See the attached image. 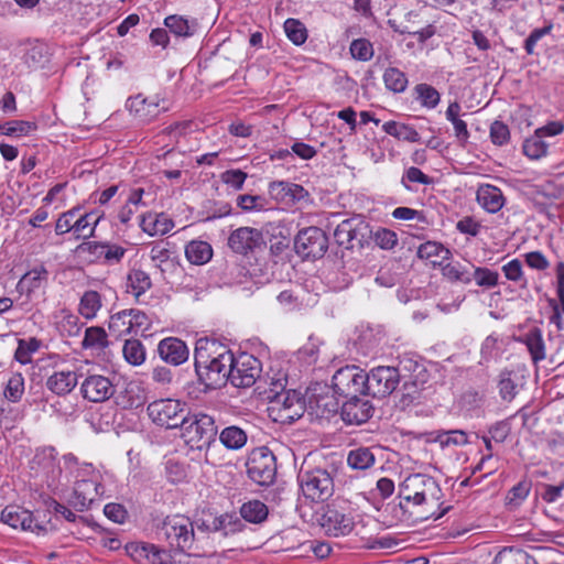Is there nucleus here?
<instances>
[{
    "mask_svg": "<svg viewBox=\"0 0 564 564\" xmlns=\"http://www.w3.org/2000/svg\"><path fill=\"white\" fill-rule=\"evenodd\" d=\"M140 228L149 236H163L171 231L174 227V221L165 214L148 213L140 218Z\"/></svg>",
    "mask_w": 564,
    "mask_h": 564,
    "instance_id": "nucleus-26",
    "label": "nucleus"
},
{
    "mask_svg": "<svg viewBox=\"0 0 564 564\" xmlns=\"http://www.w3.org/2000/svg\"><path fill=\"white\" fill-rule=\"evenodd\" d=\"M261 362L254 356L241 352L234 356L228 369V381L236 388H250L260 377Z\"/></svg>",
    "mask_w": 564,
    "mask_h": 564,
    "instance_id": "nucleus-10",
    "label": "nucleus"
},
{
    "mask_svg": "<svg viewBox=\"0 0 564 564\" xmlns=\"http://www.w3.org/2000/svg\"><path fill=\"white\" fill-rule=\"evenodd\" d=\"M104 218V212L98 209L80 215L75 220L76 239H88L95 236L96 228Z\"/></svg>",
    "mask_w": 564,
    "mask_h": 564,
    "instance_id": "nucleus-31",
    "label": "nucleus"
},
{
    "mask_svg": "<svg viewBox=\"0 0 564 564\" xmlns=\"http://www.w3.org/2000/svg\"><path fill=\"white\" fill-rule=\"evenodd\" d=\"M80 207L75 206L59 215L55 225L56 235L62 236L69 231H73V234L75 235V221L73 220L77 216Z\"/></svg>",
    "mask_w": 564,
    "mask_h": 564,
    "instance_id": "nucleus-56",
    "label": "nucleus"
},
{
    "mask_svg": "<svg viewBox=\"0 0 564 564\" xmlns=\"http://www.w3.org/2000/svg\"><path fill=\"white\" fill-rule=\"evenodd\" d=\"M375 243L383 250H392L398 245L397 234L388 228H379L373 232Z\"/></svg>",
    "mask_w": 564,
    "mask_h": 564,
    "instance_id": "nucleus-60",
    "label": "nucleus"
},
{
    "mask_svg": "<svg viewBox=\"0 0 564 564\" xmlns=\"http://www.w3.org/2000/svg\"><path fill=\"white\" fill-rule=\"evenodd\" d=\"M268 193L278 204L293 206L308 203L311 196L302 185L289 181H273L269 183Z\"/></svg>",
    "mask_w": 564,
    "mask_h": 564,
    "instance_id": "nucleus-18",
    "label": "nucleus"
},
{
    "mask_svg": "<svg viewBox=\"0 0 564 564\" xmlns=\"http://www.w3.org/2000/svg\"><path fill=\"white\" fill-rule=\"evenodd\" d=\"M164 25L176 36L191 37L198 33L199 23L195 18H186L178 14L164 19Z\"/></svg>",
    "mask_w": 564,
    "mask_h": 564,
    "instance_id": "nucleus-27",
    "label": "nucleus"
},
{
    "mask_svg": "<svg viewBox=\"0 0 564 564\" xmlns=\"http://www.w3.org/2000/svg\"><path fill=\"white\" fill-rule=\"evenodd\" d=\"M122 352L124 359L132 366H140L145 360V349L139 339H127Z\"/></svg>",
    "mask_w": 564,
    "mask_h": 564,
    "instance_id": "nucleus-50",
    "label": "nucleus"
},
{
    "mask_svg": "<svg viewBox=\"0 0 564 564\" xmlns=\"http://www.w3.org/2000/svg\"><path fill=\"white\" fill-rule=\"evenodd\" d=\"M549 144L534 131V134L525 139L522 145L523 153L531 160H539L546 155Z\"/></svg>",
    "mask_w": 564,
    "mask_h": 564,
    "instance_id": "nucleus-47",
    "label": "nucleus"
},
{
    "mask_svg": "<svg viewBox=\"0 0 564 564\" xmlns=\"http://www.w3.org/2000/svg\"><path fill=\"white\" fill-rule=\"evenodd\" d=\"M104 247L105 249L101 261L107 264L119 263L127 252V250L123 247L107 241L105 242Z\"/></svg>",
    "mask_w": 564,
    "mask_h": 564,
    "instance_id": "nucleus-63",
    "label": "nucleus"
},
{
    "mask_svg": "<svg viewBox=\"0 0 564 564\" xmlns=\"http://www.w3.org/2000/svg\"><path fill=\"white\" fill-rule=\"evenodd\" d=\"M532 484L528 479H523L514 485L507 494L509 505L519 506L529 496Z\"/></svg>",
    "mask_w": 564,
    "mask_h": 564,
    "instance_id": "nucleus-59",
    "label": "nucleus"
},
{
    "mask_svg": "<svg viewBox=\"0 0 564 564\" xmlns=\"http://www.w3.org/2000/svg\"><path fill=\"white\" fill-rule=\"evenodd\" d=\"M269 510L265 503L258 499L245 502L240 508L241 517L251 523H261L268 517Z\"/></svg>",
    "mask_w": 564,
    "mask_h": 564,
    "instance_id": "nucleus-42",
    "label": "nucleus"
},
{
    "mask_svg": "<svg viewBox=\"0 0 564 564\" xmlns=\"http://www.w3.org/2000/svg\"><path fill=\"white\" fill-rule=\"evenodd\" d=\"M169 243L163 241L154 243L150 250V258L154 262L155 267L161 268L163 263L170 260L171 251L167 248Z\"/></svg>",
    "mask_w": 564,
    "mask_h": 564,
    "instance_id": "nucleus-64",
    "label": "nucleus"
},
{
    "mask_svg": "<svg viewBox=\"0 0 564 564\" xmlns=\"http://www.w3.org/2000/svg\"><path fill=\"white\" fill-rule=\"evenodd\" d=\"M471 271V281L475 280L478 286L485 289H492L499 283V273L497 271H492L487 267H475L470 264Z\"/></svg>",
    "mask_w": 564,
    "mask_h": 564,
    "instance_id": "nucleus-49",
    "label": "nucleus"
},
{
    "mask_svg": "<svg viewBox=\"0 0 564 564\" xmlns=\"http://www.w3.org/2000/svg\"><path fill=\"white\" fill-rule=\"evenodd\" d=\"M41 346L42 341L35 337L20 339L18 343V348L14 352V357L20 364L28 365L32 361V355L36 352Z\"/></svg>",
    "mask_w": 564,
    "mask_h": 564,
    "instance_id": "nucleus-48",
    "label": "nucleus"
},
{
    "mask_svg": "<svg viewBox=\"0 0 564 564\" xmlns=\"http://www.w3.org/2000/svg\"><path fill=\"white\" fill-rule=\"evenodd\" d=\"M100 308L101 296L97 291L89 290L82 295L78 312L84 318H95Z\"/></svg>",
    "mask_w": 564,
    "mask_h": 564,
    "instance_id": "nucleus-43",
    "label": "nucleus"
},
{
    "mask_svg": "<svg viewBox=\"0 0 564 564\" xmlns=\"http://www.w3.org/2000/svg\"><path fill=\"white\" fill-rule=\"evenodd\" d=\"M297 478L303 496L312 502L326 501L334 495V477L325 468L301 469Z\"/></svg>",
    "mask_w": 564,
    "mask_h": 564,
    "instance_id": "nucleus-5",
    "label": "nucleus"
},
{
    "mask_svg": "<svg viewBox=\"0 0 564 564\" xmlns=\"http://www.w3.org/2000/svg\"><path fill=\"white\" fill-rule=\"evenodd\" d=\"M246 466L249 478L260 486H269L275 479L276 459L265 446L254 448L250 453Z\"/></svg>",
    "mask_w": 564,
    "mask_h": 564,
    "instance_id": "nucleus-7",
    "label": "nucleus"
},
{
    "mask_svg": "<svg viewBox=\"0 0 564 564\" xmlns=\"http://www.w3.org/2000/svg\"><path fill=\"white\" fill-rule=\"evenodd\" d=\"M64 463L75 475V481L84 480H101V476L98 470L89 463L79 464L78 458L69 453L64 455Z\"/></svg>",
    "mask_w": 564,
    "mask_h": 564,
    "instance_id": "nucleus-32",
    "label": "nucleus"
},
{
    "mask_svg": "<svg viewBox=\"0 0 564 564\" xmlns=\"http://www.w3.org/2000/svg\"><path fill=\"white\" fill-rule=\"evenodd\" d=\"M519 341L527 346L533 364L536 365L545 359V344L540 328L533 327L529 329L519 338Z\"/></svg>",
    "mask_w": 564,
    "mask_h": 564,
    "instance_id": "nucleus-30",
    "label": "nucleus"
},
{
    "mask_svg": "<svg viewBox=\"0 0 564 564\" xmlns=\"http://www.w3.org/2000/svg\"><path fill=\"white\" fill-rule=\"evenodd\" d=\"M48 279V272L44 265H37L22 275L18 282L17 290L21 294L30 295L42 288Z\"/></svg>",
    "mask_w": 564,
    "mask_h": 564,
    "instance_id": "nucleus-29",
    "label": "nucleus"
},
{
    "mask_svg": "<svg viewBox=\"0 0 564 564\" xmlns=\"http://www.w3.org/2000/svg\"><path fill=\"white\" fill-rule=\"evenodd\" d=\"M124 550L127 555L138 564H172L173 561L170 550L149 542H129Z\"/></svg>",
    "mask_w": 564,
    "mask_h": 564,
    "instance_id": "nucleus-14",
    "label": "nucleus"
},
{
    "mask_svg": "<svg viewBox=\"0 0 564 564\" xmlns=\"http://www.w3.org/2000/svg\"><path fill=\"white\" fill-rule=\"evenodd\" d=\"M147 412L151 421L165 429H177L187 414L186 404L176 399H160L151 402Z\"/></svg>",
    "mask_w": 564,
    "mask_h": 564,
    "instance_id": "nucleus-6",
    "label": "nucleus"
},
{
    "mask_svg": "<svg viewBox=\"0 0 564 564\" xmlns=\"http://www.w3.org/2000/svg\"><path fill=\"white\" fill-rule=\"evenodd\" d=\"M186 259L195 265L207 263L213 257L212 246L203 240H192L185 247Z\"/></svg>",
    "mask_w": 564,
    "mask_h": 564,
    "instance_id": "nucleus-33",
    "label": "nucleus"
},
{
    "mask_svg": "<svg viewBox=\"0 0 564 564\" xmlns=\"http://www.w3.org/2000/svg\"><path fill=\"white\" fill-rule=\"evenodd\" d=\"M318 523L328 536L349 535L355 528V520L347 508L327 505L318 519Z\"/></svg>",
    "mask_w": 564,
    "mask_h": 564,
    "instance_id": "nucleus-11",
    "label": "nucleus"
},
{
    "mask_svg": "<svg viewBox=\"0 0 564 564\" xmlns=\"http://www.w3.org/2000/svg\"><path fill=\"white\" fill-rule=\"evenodd\" d=\"M0 520L13 529L29 531L36 535H45L47 527L35 519L34 514L20 506H7L0 514Z\"/></svg>",
    "mask_w": 564,
    "mask_h": 564,
    "instance_id": "nucleus-16",
    "label": "nucleus"
},
{
    "mask_svg": "<svg viewBox=\"0 0 564 564\" xmlns=\"http://www.w3.org/2000/svg\"><path fill=\"white\" fill-rule=\"evenodd\" d=\"M507 280L516 283L521 289L528 288V281L522 270V263L519 259H512L501 268Z\"/></svg>",
    "mask_w": 564,
    "mask_h": 564,
    "instance_id": "nucleus-53",
    "label": "nucleus"
},
{
    "mask_svg": "<svg viewBox=\"0 0 564 564\" xmlns=\"http://www.w3.org/2000/svg\"><path fill=\"white\" fill-rule=\"evenodd\" d=\"M182 437L192 448L208 447L216 438L217 426L213 416L198 412H187L181 424Z\"/></svg>",
    "mask_w": 564,
    "mask_h": 564,
    "instance_id": "nucleus-4",
    "label": "nucleus"
},
{
    "mask_svg": "<svg viewBox=\"0 0 564 564\" xmlns=\"http://www.w3.org/2000/svg\"><path fill=\"white\" fill-rule=\"evenodd\" d=\"M156 534L178 552H191L195 540L193 522L183 514L167 516L158 527Z\"/></svg>",
    "mask_w": 564,
    "mask_h": 564,
    "instance_id": "nucleus-3",
    "label": "nucleus"
},
{
    "mask_svg": "<svg viewBox=\"0 0 564 564\" xmlns=\"http://www.w3.org/2000/svg\"><path fill=\"white\" fill-rule=\"evenodd\" d=\"M345 399L340 411L345 423L359 425L372 417L375 406L371 401L361 399L359 395Z\"/></svg>",
    "mask_w": 564,
    "mask_h": 564,
    "instance_id": "nucleus-22",
    "label": "nucleus"
},
{
    "mask_svg": "<svg viewBox=\"0 0 564 564\" xmlns=\"http://www.w3.org/2000/svg\"><path fill=\"white\" fill-rule=\"evenodd\" d=\"M382 130L399 140L408 141V142H419L420 134L419 132L409 124L399 123L397 121H387L382 124Z\"/></svg>",
    "mask_w": 564,
    "mask_h": 564,
    "instance_id": "nucleus-38",
    "label": "nucleus"
},
{
    "mask_svg": "<svg viewBox=\"0 0 564 564\" xmlns=\"http://www.w3.org/2000/svg\"><path fill=\"white\" fill-rule=\"evenodd\" d=\"M116 392L110 378L102 375H89L80 384L83 398L89 402L100 403L109 400Z\"/></svg>",
    "mask_w": 564,
    "mask_h": 564,
    "instance_id": "nucleus-20",
    "label": "nucleus"
},
{
    "mask_svg": "<svg viewBox=\"0 0 564 564\" xmlns=\"http://www.w3.org/2000/svg\"><path fill=\"white\" fill-rule=\"evenodd\" d=\"M130 314L126 310L110 316L108 324L109 332L116 338L123 337L133 333Z\"/></svg>",
    "mask_w": 564,
    "mask_h": 564,
    "instance_id": "nucleus-45",
    "label": "nucleus"
},
{
    "mask_svg": "<svg viewBox=\"0 0 564 564\" xmlns=\"http://www.w3.org/2000/svg\"><path fill=\"white\" fill-rule=\"evenodd\" d=\"M128 292L137 299L144 294L152 286L150 275L140 269H133L128 274Z\"/></svg>",
    "mask_w": 564,
    "mask_h": 564,
    "instance_id": "nucleus-40",
    "label": "nucleus"
},
{
    "mask_svg": "<svg viewBox=\"0 0 564 564\" xmlns=\"http://www.w3.org/2000/svg\"><path fill=\"white\" fill-rule=\"evenodd\" d=\"M228 247L237 254L254 253L265 247L263 232L253 227H239L229 235Z\"/></svg>",
    "mask_w": 564,
    "mask_h": 564,
    "instance_id": "nucleus-15",
    "label": "nucleus"
},
{
    "mask_svg": "<svg viewBox=\"0 0 564 564\" xmlns=\"http://www.w3.org/2000/svg\"><path fill=\"white\" fill-rule=\"evenodd\" d=\"M78 383V375L74 370H55L46 380V388L56 395L69 394Z\"/></svg>",
    "mask_w": 564,
    "mask_h": 564,
    "instance_id": "nucleus-24",
    "label": "nucleus"
},
{
    "mask_svg": "<svg viewBox=\"0 0 564 564\" xmlns=\"http://www.w3.org/2000/svg\"><path fill=\"white\" fill-rule=\"evenodd\" d=\"M490 139L494 144L502 147L510 140L509 127L502 121L496 120L490 126Z\"/></svg>",
    "mask_w": 564,
    "mask_h": 564,
    "instance_id": "nucleus-62",
    "label": "nucleus"
},
{
    "mask_svg": "<svg viewBox=\"0 0 564 564\" xmlns=\"http://www.w3.org/2000/svg\"><path fill=\"white\" fill-rule=\"evenodd\" d=\"M237 206L243 212H259L265 209L267 200L260 195L243 194L236 199Z\"/></svg>",
    "mask_w": 564,
    "mask_h": 564,
    "instance_id": "nucleus-58",
    "label": "nucleus"
},
{
    "mask_svg": "<svg viewBox=\"0 0 564 564\" xmlns=\"http://www.w3.org/2000/svg\"><path fill=\"white\" fill-rule=\"evenodd\" d=\"M366 395L384 398L390 395L400 383L399 369L391 366H378L366 372Z\"/></svg>",
    "mask_w": 564,
    "mask_h": 564,
    "instance_id": "nucleus-9",
    "label": "nucleus"
},
{
    "mask_svg": "<svg viewBox=\"0 0 564 564\" xmlns=\"http://www.w3.org/2000/svg\"><path fill=\"white\" fill-rule=\"evenodd\" d=\"M36 129V124L25 120H12L0 124V133L9 137L28 135Z\"/></svg>",
    "mask_w": 564,
    "mask_h": 564,
    "instance_id": "nucleus-52",
    "label": "nucleus"
},
{
    "mask_svg": "<svg viewBox=\"0 0 564 564\" xmlns=\"http://www.w3.org/2000/svg\"><path fill=\"white\" fill-rule=\"evenodd\" d=\"M519 376L510 370H503L498 378V391L500 398L506 402H511L519 392Z\"/></svg>",
    "mask_w": 564,
    "mask_h": 564,
    "instance_id": "nucleus-35",
    "label": "nucleus"
},
{
    "mask_svg": "<svg viewBox=\"0 0 564 564\" xmlns=\"http://www.w3.org/2000/svg\"><path fill=\"white\" fill-rule=\"evenodd\" d=\"M350 54L355 59L367 62L373 56V46L367 39L354 40L349 47Z\"/></svg>",
    "mask_w": 564,
    "mask_h": 564,
    "instance_id": "nucleus-57",
    "label": "nucleus"
},
{
    "mask_svg": "<svg viewBox=\"0 0 564 564\" xmlns=\"http://www.w3.org/2000/svg\"><path fill=\"white\" fill-rule=\"evenodd\" d=\"M415 100L420 102L423 108L434 109L441 101V94L433 86L422 83L413 88Z\"/></svg>",
    "mask_w": 564,
    "mask_h": 564,
    "instance_id": "nucleus-41",
    "label": "nucleus"
},
{
    "mask_svg": "<svg viewBox=\"0 0 564 564\" xmlns=\"http://www.w3.org/2000/svg\"><path fill=\"white\" fill-rule=\"evenodd\" d=\"M376 463V456L369 447H357L349 451L347 465L355 470H367Z\"/></svg>",
    "mask_w": 564,
    "mask_h": 564,
    "instance_id": "nucleus-37",
    "label": "nucleus"
},
{
    "mask_svg": "<svg viewBox=\"0 0 564 564\" xmlns=\"http://www.w3.org/2000/svg\"><path fill=\"white\" fill-rule=\"evenodd\" d=\"M219 441L227 449L238 451L247 444L248 435L243 429L230 425L220 431Z\"/></svg>",
    "mask_w": 564,
    "mask_h": 564,
    "instance_id": "nucleus-36",
    "label": "nucleus"
},
{
    "mask_svg": "<svg viewBox=\"0 0 564 564\" xmlns=\"http://www.w3.org/2000/svg\"><path fill=\"white\" fill-rule=\"evenodd\" d=\"M104 494L101 480L75 481L69 503L77 511H85L91 508L93 503Z\"/></svg>",
    "mask_w": 564,
    "mask_h": 564,
    "instance_id": "nucleus-21",
    "label": "nucleus"
},
{
    "mask_svg": "<svg viewBox=\"0 0 564 564\" xmlns=\"http://www.w3.org/2000/svg\"><path fill=\"white\" fill-rule=\"evenodd\" d=\"M365 377L366 372L355 365L338 369L332 378L334 393L343 398L366 395Z\"/></svg>",
    "mask_w": 564,
    "mask_h": 564,
    "instance_id": "nucleus-8",
    "label": "nucleus"
},
{
    "mask_svg": "<svg viewBox=\"0 0 564 564\" xmlns=\"http://www.w3.org/2000/svg\"><path fill=\"white\" fill-rule=\"evenodd\" d=\"M234 361L231 350L216 339L199 338L194 350V367L204 392L224 387L228 381V369Z\"/></svg>",
    "mask_w": 564,
    "mask_h": 564,
    "instance_id": "nucleus-1",
    "label": "nucleus"
},
{
    "mask_svg": "<svg viewBox=\"0 0 564 564\" xmlns=\"http://www.w3.org/2000/svg\"><path fill=\"white\" fill-rule=\"evenodd\" d=\"M382 77L386 88L395 94L403 93L409 84L406 75L397 67L387 68Z\"/></svg>",
    "mask_w": 564,
    "mask_h": 564,
    "instance_id": "nucleus-46",
    "label": "nucleus"
},
{
    "mask_svg": "<svg viewBox=\"0 0 564 564\" xmlns=\"http://www.w3.org/2000/svg\"><path fill=\"white\" fill-rule=\"evenodd\" d=\"M433 441L443 449L465 446L469 443L468 435L463 430L436 431Z\"/></svg>",
    "mask_w": 564,
    "mask_h": 564,
    "instance_id": "nucleus-39",
    "label": "nucleus"
},
{
    "mask_svg": "<svg viewBox=\"0 0 564 564\" xmlns=\"http://www.w3.org/2000/svg\"><path fill=\"white\" fill-rule=\"evenodd\" d=\"M417 257L431 261L432 264L434 261L444 263L452 259V251L441 242L426 241L417 248Z\"/></svg>",
    "mask_w": 564,
    "mask_h": 564,
    "instance_id": "nucleus-34",
    "label": "nucleus"
},
{
    "mask_svg": "<svg viewBox=\"0 0 564 564\" xmlns=\"http://www.w3.org/2000/svg\"><path fill=\"white\" fill-rule=\"evenodd\" d=\"M434 268H440L445 279L451 282H459L463 284L471 283V270L468 265L452 259L443 262H433Z\"/></svg>",
    "mask_w": 564,
    "mask_h": 564,
    "instance_id": "nucleus-28",
    "label": "nucleus"
},
{
    "mask_svg": "<svg viewBox=\"0 0 564 564\" xmlns=\"http://www.w3.org/2000/svg\"><path fill=\"white\" fill-rule=\"evenodd\" d=\"M284 31L288 39L295 45H302L307 40L305 25L296 19H288L284 22Z\"/></svg>",
    "mask_w": 564,
    "mask_h": 564,
    "instance_id": "nucleus-55",
    "label": "nucleus"
},
{
    "mask_svg": "<svg viewBox=\"0 0 564 564\" xmlns=\"http://www.w3.org/2000/svg\"><path fill=\"white\" fill-rule=\"evenodd\" d=\"M85 349L102 351L108 346L107 334L102 327L91 326L86 328L85 336L82 341Z\"/></svg>",
    "mask_w": 564,
    "mask_h": 564,
    "instance_id": "nucleus-44",
    "label": "nucleus"
},
{
    "mask_svg": "<svg viewBox=\"0 0 564 564\" xmlns=\"http://www.w3.org/2000/svg\"><path fill=\"white\" fill-rule=\"evenodd\" d=\"M492 564H538V562L527 553L505 549L495 556Z\"/></svg>",
    "mask_w": 564,
    "mask_h": 564,
    "instance_id": "nucleus-51",
    "label": "nucleus"
},
{
    "mask_svg": "<svg viewBox=\"0 0 564 564\" xmlns=\"http://www.w3.org/2000/svg\"><path fill=\"white\" fill-rule=\"evenodd\" d=\"M368 232V224L359 218H348L337 225L334 230L336 243L345 249H352L355 242L362 246Z\"/></svg>",
    "mask_w": 564,
    "mask_h": 564,
    "instance_id": "nucleus-19",
    "label": "nucleus"
},
{
    "mask_svg": "<svg viewBox=\"0 0 564 564\" xmlns=\"http://www.w3.org/2000/svg\"><path fill=\"white\" fill-rule=\"evenodd\" d=\"M158 352L162 360L173 366L184 364L189 356L186 344L176 337L162 339L158 345Z\"/></svg>",
    "mask_w": 564,
    "mask_h": 564,
    "instance_id": "nucleus-23",
    "label": "nucleus"
},
{
    "mask_svg": "<svg viewBox=\"0 0 564 564\" xmlns=\"http://www.w3.org/2000/svg\"><path fill=\"white\" fill-rule=\"evenodd\" d=\"M477 203L489 214L498 213L506 203L501 189L491 184H482L476 193Z\"/></svg>",
    "mask_w": 564,
    "mask_h": 564,
    "instance_id": "nucleus-25",
    "label": "nucleus"
},
{
    "mask_svg": "<svg viewBox=\"0 0 564 564\" xmlns=\"http://www.w3.org/2000/svg\"><path fill=\"white\" fill-rule=\"evenodd\" d=\"M126 108L140 122L150 123L161 113L169 111L170 106L159 94L150 97L138 94L127 99Z\"/></svg>",
    "mask_w": 564,
    "mask_h": 564,
    "instance_id": "nucleus-12",
    "label": "nucleus"
},
{
    "mask_svg": "<svg viewBox=\"0 0 564 564\" xmlns=\"http://www.w3.org/2000/svg\"><path fill=\"white\" fill-rule=\"evenodd\" d=\"M247 178L248 174L239 169L227 170L220 174L221 182L235 191L242 189Z\"/></svg>",
    "mask_w": 564,
    "mask_h": 564,
    "instance_id": "nucleus-61",
    "label": "nucleus"
},
{
    "mask_svg": "<svg viewBox=\"0 0 564 564\" xmlns=\"http://www.w3.org/2000/svg\"><path fill=\"white\" fill-rule=\"evenodd\" d=\"M299 256L306 259L322 258L328 248V238L318 227H307L299 231L294 240Z\"/></svg>",
    "mask_w": 564,
    "mask_h": 564,
    "instance_id": "nucleus-13",
    "label": "nucleus"
},
{
    "mask_svg": "<svg viewBox=\"0 0 564 564\" xmlns=\"http://www.w3.org/2000/svg\"><path fill=\"white\" fill-rule=\"evenodd\" d=\"M24 393V378L22 373H12L4 389V398L10 402H19Z\"/></svg>",
    "mask_w": 564,
    "mask_h": 564,
    "instance_id": "nucleus-54",
    "label": "nucleus"
},
{
    "mask_svg": "<svg viewBox=\"0 0 564 564\" xmlns=\"http://www.w3.org/2000/svg\"><path fill=\"white\" fill-rule=\"evenodd\" d=\"M271 404L272 412H276L274 420L282 423H292L304 413V402L294 390L276 392Z\"/></svg>",
    "mask_w": 564,
    "mask_h": 564,
    "instance_id": "nucleus-17",
    "label": "nucleus"
},
{
    "mask_svg": "<svg viewBox=\"0 0 564 564\" xmlns=\"http://www.w3.org/2000/svg\"><path fill=\"white\" fill-rule=\"evenodd\" d=\"M400 507L408 509L409 503L420 508L417 519H441L448 508L441 509L442 490L433 477L423 474L408 476L399 488Z\"/></svg>",
    "mask_w": 564,
    "mask_h": 564,
    "instance_id": "nucleus-2",
    "label": "nucleus"
}]
</instances>
